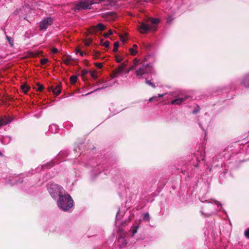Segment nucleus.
I'll return each instance as SVG.
<instances>
[{
    "instance_id": "nucleus-2",
    "label": "nucleus",
    "mask_w": 249,
    "mask_h": 249,
    "mask_svg": "<svg viewBox=\"0 0 249 249\" xmlns=\"http://www.w3.org/2000/svg\"><path fill=\"white\" fill-rule=\"evenodd\" d=\"M59 207L63 211H68L73 206V200L69 195H61L58 200Z\"/></svg>"
},
{
    "instance_id": "nucleus-14",
    "label": "nucleus",
    "mask_w": 249,
    "mask_h": 249,
    "mask_svg": "<svg viewBox=\"0 0 249 249\" xmlns=\"http://www.w3.org/2000/svg\"><path fill=\"white\" fill-rule=\"evenodd\" d=\"M23 92L26 93L30 89V87L26 84H23L20 86Z\"/></svg>"
},
{
    "instance_id": "nucleus-20",
    "label": "nucleus",
    "mask_w": 249,
    "mask_h": 249,
    "mask_svg": "<svg viewBox=\"0 0 249 249\" xmlns=\"http://www.w3.org/2000/svg\"><path fill=\"white\" fill-rule=\"evenodd\" d=\"M94 54H93V58L97 59L99 58L101 53L99 51H93Z\"/></svg>"
},
{
    "instance_id": "nucleus-18",
    "label": "nucleus",
    "mask_w": 249,
    "mask_h": 249,
    "mask_svg": "<svg viewBox=\"0 0 249 249\" xmlns=\"http://www.w3.org/2000/svg\"><path fill=\"white\" fill-rule=\"evenodd\" d=\"M37 88H35L36 89V90L41 92L43 91L44 89V87L43 85H41L40 84L37 83L36 84Z\"/></svg>"
},
{
    "instance_id": "nucleus-21",
    "label": "nucleus",
    "mask_w": 249,
    "mask_h": 249,
    "mask_svg": "<svg viewBox=\"0 0 249 249\" xmlns=\"http://www.w3.org/2000/svg\"><path fill=\"white\" fill-rule=\"evenodd\" d=\"M101 44L102 46H105L106 48H108L109 45V42L108 41H106L103 42V39L101 40Z\"/></svg>"
},
{
    "instance_id": "nucleus-32",
    "label": "nucleus",
    "mask_w": 249,
    "mask_h": 249,
    "mask_svg": "<svg viewBox=\"0 0 249 249\" xmlns=\"http://www.w3.org/2000/svg\"><path fill=\"white\" fill-rule=\"evenodd\" d=\"M245 235L246 237V238L249 239V228L247 229L245 231Z\"/></svg>"
},
{
    "instance_id": "nucleus-13",
    "label": "nucleus",
    "mask_w": 249,
    "mask_h": 249,
    "mask_svg": "<svg viewBox=\"0 0 249 249\" xmlns=\"http://www.w3.org/2000/svg\"><path fill=\"white\" fill-rule=\"evenodd\" d=\"M13 98L7 94H5L3 96L1 99V101L3 103H6L10 101H11Z\"/></svg>"
},
{
    "instance_id": "nucleus-4",
    "label": "nucleus",
    "mask_w": 249,
    "mask_h": 249,
    "mask_svg": "<svg viewBox=\"0 0 249 249\" xmlns=\"http://www.w3.org/2000/svg\"><path fill=\"white\" fill-rule=\"evenodd\" d=\"M93 3L91 0H83L78 3L75 7V11H79L82 9H90V6Z\"/></svg>"
},
{
    "instance_id": "nucleus-23",
    "label": "nucleus",
    "mask_w": 249,
    "mask_h": 249,
    "mask_svg": "<svg viewBox=\"0 0 249 249\" xmlns=\"http://www.w3.org/2000/svg\"><path fill=\"white\" fill-rule=\"evenodd\" d=\"M143 220H144V221H149L150 217V215H149V213H144V215H143Z\"/></svg>"
},
{
    "instance_id": "nucleus-27",
    "label": "nucleus",
    "mask_w": 249,
    "mask_h": 249,
    "mask_svg": "<svg viewBox=\"0 0 249 249\" xmlns=\"http://www.w3.org/2000/svg\"><path fill=\"white\" fill-rule=\"evenodd\" d=\"M127 34L125 33L124 35H120V38L121 41H123V42H124L125 41L124 37H127Z\"/></svg>"
},
{
    "instance_id": "nucleus-36",
    "label": "nucleus",
    "mask_w": 249,
    "mask_h": 249,
    "mask_svg": "<svg viewBox=\"0 0 249 249\" xmlns=\"http://www.w3.org/2000/svg\"><path fill=\"white\" fill-rule=\"evenodd\" d=\"M127 63H128V61H125L121 65H120L122 67H123V68L124 69L126 66V65H127Z\"/></svg>"
},
{
    "instance_id": "nucleus-5",
    "label": "nucleus",
    "mask_w": 249,
    "mask_h": 249,
    "mask_svg": "<svg viewBox=\"0 0 249 249\" xmlns=\"http://www.w3.org/2000/svg\"><path fill=\"white\" fill-rule=\"evenodd\" d=\"M106 28V26L103 24L98 23L96 26H93L89 28L88 30V32L89 34L93 35L96 34L99 31H102L104 30Z\"/></svg>"
},
{
    "instance_id": "nucleus-10",
    "label": "nucleus",
    "mask_w": 249,
    "mask_h": 249,
    "mask_svg": "<svg viewBox=\"0 0 249 249\" xmlns=\"http://www.w3.org/2000/svg\"><path fill=\"white\" fill-rule=\"evenodd\" d=\"M12 120L9 117L4 116L2 118H0V126L7 124L10 123Z\"/></svg>"
},
{
    "instance_id": "nucleus-24",
    "label": "nucleus",
    "mask_w": 249,
    "mask_h": 249,
    "mask_svg": "<svg viewBox=\"0 0 249 249\" xmlns=\"http://www.w3.org/2000/svg\"><path fill=\"white\" fill-rule=\"evenodd\" d=\"M91 76L94 78L96 79L97 78V71H92L90 72Z\"/></svg>"
},
{
    "instance_id": "nucleus-26",
    "label": "nucleus",
    "mask_w": 249,
    "mask_h": 249,
    "mask_svg": "<svg viewBox=\"0 0 249 249\" xmlns=\"http://www.w3.org/2000/svg\"><path fill=\"white\" fill-rule=\"evenodd\" d=\"M92 38H88V39H87L85 42V45L86 46H89L92 42Z\"/></svg>"
},
{
    "instance_id": "nucleus-17",
    "label": "nucleus",
    "mask_w": 249,
    "mask_h": 249,
    "mask_svg": "<svg viewBox=\"0 0 249 249\" xmlns=\"http://www.w3.org/2000/svg\"><path fill=\"white\" fill-rule=\"evenodd\" d=\"M77 80V76L75 75H73L71 76L70 77V82L71 84H74L76 83Z\"/></svg>"
},
{
    "instance_id": "nucleus-34",
    "label": "nucleus",
    "mask_w": 249,
    "mask_h": 249,
    "mask_svg": "<svg viewBox=\"0 0 249 249\" xmlns=\"http://www.w3.org/2000/svg\"><path fill=\"white\" fill-rule=\"evenodd\" d=\"M94 64L98 69H101L102 68V67H103L102 63H95Z\"/></svg>"
},
{
    "instance_id": "nucleus-39",
    "label": "nucleus",
    "mask_w": 249,
    "mask_h": 249,
    "mask_svg": "<svg viewBox=\"0 0 249 249\" xmlns=\"http://www.w3.org/2000/svg\"><path fill=\"white\" fill-rule=\"evenodd\" d=\"M199 111V109H194L193 111V114H196L197 113H198V112Z\"/></svg>"
},
{
    "instance_id": "nucleus-38",
    "label": "nucleus",
    "mask_w": 249,
    "mask_h": 249,
    "mask_svg": "<svg viewBox=\"0 0 249 249\" xmlns=\"http://www.w3.org/2000/svg\"><path fill=\"white\" fill-rule=\"evenodd\" d=\"M58 51L57 49H56L55 48H53L52 50V52L53 53H58Z\"/></svg>"
},
{
    "instance_id": "nucleus-9",
    "label": "nucleus",
    "mask_w": 249,
    "mask_h": 249,
    "mask_svg": "<svg viewBox=\"0 0 249 249\" xmlns=\"http://www.w3.org/2000/svg\"><path fill=\"white\" fill-rule=\"evenodd\" d=\"M188 98V97L187 96H185L184 97H179V98H178V99H175V100H172L171 101V104L172 105H179L180 104H182V103L185 101L187 98Z\"/></svg>"
},
{
    "instance_id": "nucleus-19",
    "label": "nucleus",
    "mask_w": 249,
    "mask_h": 249,
    "mask_svg": "<svg viewBox=\"0 0 249 249\" xmlns=\"http://www.w3.org/2000/svg\"><path fill=\"white\" fill-rule=\"evenodd\" d=\"M145 83L148 84L149 86L152 87L153 88H155L156 86L154 83H153L151 80H148V79L146 78H145Z\"/></svg>"
},
{
    "instance_id": "nucleus-7",
    "label": "nucleus",
    "mask_w": 249,
    "mask_h": 249,
    "mask_svg": "<svg viewBox=\"0 0 249 249\" xmlns=\"http://www.w3.org/2000/svg\"><path fill=\"white\" fill-rule=\"evenodd\" d=\"M102 17L107 20L113 21L117 18V15L116 13L114 12H109L104 14Z\"/></svg>"
},
{
    "instance_id": "nucleus-31",
    "label": "nucleus",
    "mask_w": 249,
    "mask_h": 249,
    "mask_svg": "<svg viewBox=\"0 0 249 249\" xmlns=\"http://www.w3.org/2000/svg\"><path fill=\"white\" fill-rule=\"evenodd\" d=\"M115 57L116 61L118 63H120L123 60V59L119 55H116Z\"/></svg>"
},
{
    "instance_id": "nucleus-47",
    "label": "nucleus",
    "mask_w": 249,
    "mask_h": 249,
    "mask_svg": "<svg viewBox=\"0 0 249 249\" xmlns=\"http://www.w3.org/2000/svg\"><path fill=\"white\" fill-rule=\"evenodd\" d=\"M131 70H129V69L126 71L125 73H128Z\"/></svg>"
},
{
    "instance_id": "nucleus-41",
    "label": "nucleus",
    "mask_w": 249,
    "mask_h": 249,
    "mask_svg": "<svg viewBox=\"0 0 249 249\" xmlns=\"http://www.w3.org/2000/svg\"><path fill=\"white\" fill-rule=\"evenodd\" d=\"M135 68H136V67H135V66H131V67H130V68H129V70L132 71V70H133L135 69Z\"/></svg>"
},
{
    "instance_id": "nucleus-1",
    "label": "nucleus",
    "mask_w": 249,
    "mask_h": 249,
    "mask_svg": "<svg viewBox=\"0 0 249 249\" xmlns=\"http://www.w3.org/2000/svg\"><path fill=\"white\" fill-rule=\"evenodd\" d=\"M160 22L158 18H148L145 19L144 22L141 23L138 30L141 34H146L149 31H155L157 30L155 25Z\"/></svg>"
},
{
    "instance_id": "nucleus-16",
    "label": "nucleus",
    "mask_w": 249,
    "mask_h": 249,
    "mask_svg": "<svg viewBox=\"0 0 249 249\" xmlns=\"http://www.w3.org/2000/svg\"><path fill=\"white\" fill-rule=\"evenodd\" d=\"M249 74L247 75L245 79L243 82V84L246 87H249Z\"/></svg>"
},
{
    "instance_id": "nucleus-42",
    "label": "nucleus",
    "mask_w": 249,
    "mask_h": 249,
    "mask_svg": "<svg viewBox=\"0 0 249 249\" xmlns=\"http://www.w3.org/2000/svg\"><path fill=\"white\" fill-rule=\"evenodd\" d=\"M164 95V94H158V96H157L158 97H163Z\"/></svg>"
},
{
    "instance_id": "nucleus-43",
    "label": "nucleus",
    "mask_w": 249,
    "mask_h": 249,
    "mask_svg": "<svg viewBox=\"0 0 249 249\" xmlns=\"http://www.w3.org/2000/svg\"><path fill=\"white\" fill-rule=\"evenodd\" d=\"M154 101H158V97L157 96H153Z\"/></svg>"
},
{
    "instance_id": "nucleus-37",
    "label": "nucleus",
    "mask_w": 249,
    "mask_h": 249,
    "mask_svg": "<svg viewBox=\"0 0 249 249\" xmlns=\"http://www.w3.org/2000/svg\"><path fill=\"white\" fill-rule=\"evenodd\" d=\"M138 63H139V60L137 59V58H135L134 60V65H133V66L136 67L138 65Z\"/></svg>"
},
{
    "instance_id": "nucleus-8",
    "label": "nucleus",
    "mask_w": 249,
    "mask_h": 249,
    "mask_svg": "<svg viewBox=\"0 0 249 249\" xmlns=\"http://www.w3.org/2000/svg\"><path fill=\"white\" fill-rule=\"evenodd\" d=\"M124 69L121 65H119L118 67L116 68L113 70L111 73V77L114 78L117 77L118 75L122 72Z\"/></svg>"
},
{
    "instance_id": "nucleus-15",
    "label": "nucleus",
    "mask_w": 249,
    "mask_h": 249,
    "mask_svg": "<svg viewBox=\"0 0 249 249\" xmlns=\"http://www.w3.org/2000/svg\"><path fill=\"white\" fill-rule=\"evenodd\" d=\"M139 228L138 225H133L131 227L130 231L132 232V236H133L135 233L137 232V230Z\"/></svg>"
},
{
    "instance_id": "nucleus-22",
    "label": "nucleus",
    "mask_w": 249,
    "mask_h": 249,
    "mask_svg": "<svg viewBox=\"0 0 249 249\" xmlns=\"http://www.w3.org/2000/svg\"><path fill=\"white\" fill-rule=\"evenodd\" d=\"M119 46V43L118 42H115L114 43V49L113 51L115 53L117 52L118 51V47Z\"/></svg>"
},
{
    "instance_id": "nucleus-35",
    "label": "nucleus",
    "mask_w": 249,
    "mask_h": 249,
    "mask_svg": "<svg viewBox=\"0 0 249 249\" xmlns=\"http://www.w3.org/2000/svg\"><path fill=\"white\" fill-rule=\"evenodd\" d=\"M174 18L172 17V16H170L167 18V22L169 23H171L172 21L173 20Z\"/></svg>"
},
{
    "instance_id": "nucleus-46",
    "label": "nucleus",
    "mask_w": 249,
    "mask_h": 249,
    "mask_svg": "<svg viewBox=\"0 0 249 249\" xmlns=\"http://www.w3.org/2000/svg\"><path fill=\"white\" fill-rule=\"evenodd\" d=\"M79 53H80V55L81 56H83V55H84V53H83V52L80 51Z\"/></svg>"
},
{
    "instance_id": "nucleus-33",
    "label": "nucleus",
    "mask_w": 249,
    "mask_h": 249,
    "mask_svg": "<svg viewBox=\"0 0 249 249\" xmlns=\"http://www.w3.org/2000/svg\"><path fill=\"white\" fill-rule=\"evenodd\" d=\"M88 73V71L86 70H83L81 71V75L82 76H85Z\"/></svg>"
},
{
    "instance_id": "nucleus-48",
    "label": "nucleus",
    "mask_w": 249,
    "mask_h": 249,
    "mask_svg": "<svg viewBox=\"0 0 249 249\" xmlns=\"http://www.w3.org/2000/svg\"><path fill=\"white\" fill-rule=\"evenodd\" d=\"M76 53H78V52H80V51L79 50V49H76Z\"/></svg>"
},
{
    "instance_id": "nucleus-45",
    "label": "nucleus",
    "mask_w": 249,
    "mask_h": 249,
    "mask_svg": "<svg viewBox=\"0 0 249 249\" xmlns=\"http://www.w3.org/2000/svg\"><path fill=\"white\" fill-rule=\"evenodd\" d=\"M55 88H57V89L55 90V91H57L58 89H61V87L59 85H58L57 86H56Z\"/></svg>"
},
{
    "instance_id": "nucleus-25",
    "label": "nucleus",
    "mask_w": 249,
    "mask_h": 249,
    "mask_svg": "<svg viewBox=\"0 0 249 249\" xmlns=\"http://www.w3.org/2000/svg\"><path fill=\"white\" fill-rule=\"evenodd\" d=\"M129 51L130 53V54L132 55H135L136 53H137V51L136 50H135L133 48H129Z\"/></svg>"
},
{
    "instance_id": "nucleus-6",
    "label": "nucleus",
    "mask_w": 249,
    "mask_h": 249,
    "mask_svg": "<svg viewBox=\"0 0 249 249\" xmlns=\"http://www.w3.org/2000/svg\"><path fill=\"white\" fill-rule=\"evenodd\" d=\"M53 19L51 18H46L40 22V30H46V29L53 22Z\"/></svg>"
},
{
    "instance_id": "nucleus-28",
    "label": "nucleus",
    "mask_w": 249,
    "mask_h": 249,
    "mask_svg": "<svg viewBox=\"0 0 249 249\" xmlns=\"http://www.w3.org/2000/svg\"><path fill=\"white\" fill-rule=\"evenodd\" d=\"M48 62V59L44 58L40 60V63L41 65H45Z\"/></svg>"
},
{
    "instance_id": "nucleus-11",
    "label": "nucleus",
    "mask_w": 249,
    "mask_h": 249,
    "mask_svg": "<svg viewBox=\"0 0 249 249\" xmlns=\"http://www.w3.org/2000/svg\"><path fill=\"white\" fill-rule=\"evenodd\" d=\"M57 89V88H53V87H48V90L49 91L52 90L53 91V93L54 95L57 96V95H58L61 93V90L60 89H58L57 91H55V90Z\"/></svg>"
},
{
    "instance_id": "nucleus-44",
    "label": "nucleus",
    "mask_w": 249,
    "mask_h": 249,
    "mask_svg": "<svg viewBox=\"0 0 249 249\" xmlns=\"http://www.w3.org/2000/svg\"><path fill=\"white\" fill-rule=\"evenodd\" d=\"M133 47L135 49H137L138 48V46L136 44H134L133 45Z\"/></svg>"
},
{
    "instance_id": "nucleus-40",
    "label": "nucleus",
    "mask_w": 249,
    "mask_h": 249,
    "mask_svg": "<svg viewBox=\"0 0 249 249\" xmlns=\"http://www.w3.org/2000/svg\"><path fill=\"white\" fill-rule=\"evenodd\" d=\"M153 101H154V98H153V97L149 98V102H153Z\"/></svg>"
},
{
    "instance_id": "nucleus-3",
    "label": "nucleus",
    "mask_w": 249,
    "mask_h": 249,
    "mask_svg": "<svg viewBox=\"0 0 249 249\" xmlns=\"http://www.w3.org/2000/svg\"><path fill=\"white\" fill-rule=\"evenodd\" d=\"M152 70V67L150 64L143 65L136 71V74L140 78L142 77V75L145 74L151 73Z\"/></svg>"
},
{
    "instance_id": "nucleus-12",
    "label": "nucleus",
    "mask_w": 249,
    "mask_h": 249,
    "mask_svg": "<svg viewBox=\"0 0 249 249\" xmlns=\"http://www.w3.org/2000/svg\"><path fill=\"white\" fill-rule=\"evenodd\" d=\"M64 63L66 65H70L71 61L73 60V58L70 55H67L63 58Z\"/></svg>"
},
{
    "instance_id": "nucleus-30",
    "label": "nucleus",
    "mask_w": 249,
    "mask_h": 249,
    "mask_svg": "<svg viewBox=\"0 0 249 249\" xmlns=\"http://www.w3.org/2000/svg\"><path fill=\"white\" fill-rule=\"evenodd\" d=\"M112 31L111 30H110L108 31V33H105V34H104V36L105 38H107V37L108 36H109V35H112Z\"/></svg>"
},
{
    "instance_id": "nucleus-29",
    "label": "nucleus",
    "mask_w": 249,
    "mask_h": 249,
    "mask_svg": "<svg viewBox=\"0 0 249 249\" xmlns=\"http://www.w3.org/2000/svg\"><path fill=\"white\" fill-rule=\"evenodd\" d=\"M6 38H7L8 41L9 42V43L10 44L11 46H12L13 45V40L12 39V38L9 36H6Z\"/></svg>"
},
{
    "instance_id": "nucleus-49",
    "label": "nucleus",
    "mask_w": 249,
    "mask_h": 249,
    "mask_svg": "<svg viewBox=\"0 0 249 249\" xmlns=\"http://www.w3.org/2000/svg\"><path fill=\"white\" fill-rule=\"evenodd\" d=\"M1 155V152H0V155Z\"/></svg>"
}]
</instances>
